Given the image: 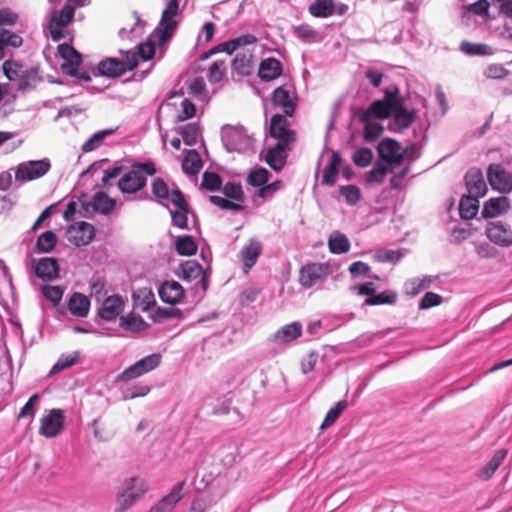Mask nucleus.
I'll return each mask as SVG.
<instances>
[{
  "mask_svg": "<svg viewBox=\"0 0 512 512\" xmlns=\"http://www.w3.org/2000/svg\"><path fill=\"white\" fill-rule=\"evenodd\" d=\"M487 178L494 190L501 193H509L512 191V174L501 164H490L487 168Z\"/></svg>",
  "mask_w": 512,
  "mask_h": 512,
  "instance_id": "0eeeda50",
  "label": "nucleus"
},
{
  "mask_svg": "<svg viewBox=\"0 0 512 512\" xmlns=\"http://www.w3.org/2000/svg\"><path fill=\"white\" fill-rule=\"evenodd\" d=\"M328 275V267L320 263L303 266L299 273V283L305 288H311Z\"/></svg>",
  "mask_w": 512,
  "mask_h": 512,
  "instance_id": "f8f14e48",
  "label": "nucleus"
},
{
  "mask_svg": "<svg viewBox=\"0 0 512 512\" xmlns=\"http://www.w3.org/2000/svg\"><path fill=\"white\" fill-rule=\"evenodd\" d=\"M479 210V198L463 195L459 203V214L462 219H473Z\"/></svg>",
  "mask_w": 512,
  "mask_h": 512,
  "instance_id": "c756f323",
  "label": "nucleus"
},
{
  "mask_svg": "<svg viewBox=\"0 0 512 512\" xmlns=\"http://www.w3.org/2000/svg\"><path fill=\"white\" fill-rule=\"evenodd\" d=\"M253 55L249 51L238 52L232 61V68L242 75L250 73Z\"/></svg>",
  "mask_w": 512,
  "mask_h": 512,
  "instance_id": "473e14b6",
  "label": "nucleus"
},
{
  "mask_svg": "<svg viewBox=\"0 0 512 512\" xmlns=\"http://www.w3.org/2000/svg\"><path fill=\"white\" fill-rule=\"evenodd\" d=\"M95 229L92 224L81 221L72 224L67 230V239L76 246L88 245L94 238Z\"/></svg>",
  "mask_w": 512,
  "mask_h": 512,
  "instance_id": "9d476101",
  "label": "nucleus"
},
{
  "mask_svg": "<svg viewBox=\"0 0 512 512\" xmlns=\"http://www.w3.org/2000/svg\"><path fill=\"white\" fill-rule=\"evenodd\" d=\"M185 482L176 484L171 492L158 501L148 512H166L171 510L174 505L182 499L181 491Z\"/></svg>",
  "mask_w": 512,
  "mask_h": 512,
  "instance_id": "4be33fe9",
  "label": "nucleus"
},
{
  "mask_svg": "<svg viewBox=\"0 0 512 512\" xmlns=\"http://www.w3.org/2000/svg\"><path fill=\"white\" fill-rule=\"evenodd\" d=\"M199 128L195 124H188L181 130V136L185 144L191 146L197 143Z\"/></svg>",
  "mask_w": 512,
  "mask_h": 512,
  "instance_id": "13d9d810",
  "label": "nucleus"
},
{
  "mask_svg": "<svg viewBox=\"0 0 512 512\" xmlns=\"http://www.w3.org/2000/svg\"><path fill=\"white\" fill-rule=\"evenodd\" d=\"M353 117L363 124V139L366 142H374L382 136L384 126L377 120L387 119V111L378 100L373 101L367 109H354Z\"/></svg>",
  "mask_w": 512,
  "mask_h": 512,
  "instance_id": "f03ea898",
  "label": "nucleus"
},
{
  "mask_svg": "<svg viewBox=\"0 0 512 512\" xmlns=\"http://www.w3.org/2000/svg\"><path fill=\"white\" fill-rule=\"evenodd\" d=\"M384 97L378 99L387 111V119L393 116L390 129L401 132L409 128L416 120V112L405 107V99L400 94L398 86H390L383 91Z\"/></svg>",
  "mask_w": 512,
  "mask_h": 512,
  "instance_id": "f257e3e1",
  "label": "nucleus"
},
{
  "mask_svg": "<svg viewBox=\"0 0 512 512\" xmlns=\"http://www.w3.org/2000/svg\"><path fill=\"white\" fill-rule=\"evenodd\" d=\"M57 243V236L53 231L40 234L36 241V249L41 253L51 252Z\"/></svg>",
  "mask_w": 512,
  "mask_h": 512,
  "instance_id": "ea45409f",
  "label": "nucleus"
},
{
  "mask_svg": "<svg viewBox=\"0 0 512 512\" xmlns=\"http://www.w3.org/2000/svg\"><path fill=\"white\" fill-rule=\"evenodd\" d=\"M120 327L130 332H142L147 329L148 324L140 316L129 313L120 318Z\"/></svg>",
  "mask_w": 512,
  "mask_h": 512,
  "instance_id": "72a5a7b5",
  "label": "nucleus"
},
{
  "mask_svg": "<svg viewBox=\"0 0 512 512\" xmlns=\"http://www.w3.org/2000/svg\"><path fill=\"white\" fill-rule=\"evenodd\" d=\"M113 133V130H102L93 134L87 141L82 145V151L87 153L97 149L104 141V139Z\"/></svg>",
  "mask_w": 512,
  "mask_h": 512,
  "instance_id": "a18cd8bd",
  "label": "nucleus"
},
{
  "mask_svg": "<svg viewBox=\"0 0 512 512\" xmlns=\"http://www.w3.org/2000/svg\"><path fill=\"white\" fill-rule=\"evenodd\" d=\"M467 195L477 198L483 197L487 192V185L483 173L478 168H471L465 175Z\"/></svg>",
  "mask_w": 512,
  "mask_h": 512,
  "instance_id": "ddd939ff",
  "label": "nucleus"
},
{
  "mask_svg": "<svg viewBox=\"0 0 512 512\" xmlns=\"http://www.w3.org/2000/svg\"><path fill=\"white\" fill-rule=\"evenodd\" d=\"M442 297L433 292H427L419 303L420 309H429L431 307L441 304Z\"/></svg>",
  "mask_w": 512,
  "mask_h": 512,
  "instance_id": "774afa93",
  "label": "nucleus"
},
{
  "mask_svg": "<svg viewBox=\"0 0 512 512\" xmlns=\"http://www.w3.org/2000/svg\"><path fill=\"white\" fill-rule=\"evenodd\" d=\"M176 251L182 256H192L197 252V244L192 236H180L175 243Z\"/></svg>",
  "mask_w": 512,
  "mask_h": 512,
  "instance_id": "a19ab883",
  "label": "nucleus"
},
{
  "mask_svg": "<svg viewBox=\"0 0 512 512\" xmlns=\"http://www.w3.org/2000/svg\"><path fill=\"white\" fill-rule=\"evenodd\" d=\"M97 68L100 75L109 78L120 77L126 72V67H124L122 61L117 58H106L101 60Z\"/></svg>",
  "mask_w": 512,
  "mask_h": 512,
  "instance_id": "393cba45",
  "label": "nucleus"
},
{
  "mask_svg": "<svg viewBox=\"0 0 512 512\" xmlns=\"http://www.w3.org/2000/svg\"><path fill=\"white\" fill-rule=\"evenodd\" d=\"M340 194L345 197L346 202L350 205H355L360 199V190L355 185L340 187Z\"/></svg>",
  "mask_w": 512,
  "mask_h": 512,
  "instance_id": "052dcab7",
  "label": "nucleus"
},
{
  "mask_svg": "<svg viewBox=\"0 0 512 512\" xmlns=\"http://www.w3.org/2000/svg\"><path fill=\"white\" fill-rule=\"evenodd\" d=\"M209 200L212 204L218 206L219 208L223 210H235L240 211L242 209V206L238 203H235L229 199H225L221 196L212 195L209 197Z\"/></svg>",
  "mask_w": 512,
  "mask_h": 512,
  "instance_id": "0e129e2a",
  "label": "nucleus"
},
{
  "mask_svg": "<svg viewBox=\"0 0 512 512\" xmlns=\"http://www.w3.org/2000/svg\"><path fill=\"white\" fill-rule=\"evenodd\" d=\"M145 185L146 178L137 170L129 171L118 182V187L123 193H136Z\"/></svg>",
  "mask_w": 512,
  "mask_h": 512,
  "instance_id": "a211bd4d",
  "label": "nucleus"
},
{
  "mask_svg": "<svg viewBox=\"0 0 512 512\" xmlns=\"http://www.w3.org/2000/svg\"><path fill=\"white\" fill-rule=\"evenodd\" d=\"M328 247L333 254H343L349 251L350 242L344 234L335 232L329 237Z\"/></svg>",
  "mask_w": 512,
  "mask_h": 512,
  "instance_id": "c9c22d12",
  "label": "nucleus"
},
{
  "mask_svg": "<svg viewBox=\"0 0 512 512\" xmlns=\"http://www.w3.org/2000/svg\"><path fill=\"white\" fill-rule=\"evenodd\" d=\"M122 488L139 498L148 490V485L143 479L131 477L123 482Z\"/></svg>",
  "mask_w": 512,
  "mask_h": 512,
  "instance_id": "79ce46f5",
  "label": "nucleus"
},
{
  "mask_svg": "<svg viewBox=\"0 0 512 512\" xmlns=\"http://www.w3.org/2000/svg\"><path fill=\"white\" fill-rule=\"evenodd\" d=\"M183 315L182 311L179 308L168 307L161 308L158 307L151 315L152 320L155 323H162L167 319L171 318H181Z\"/></svg>",
  "mask_w": 512,
  "mask_h": 512,
  "instance_id": "c03bdc74",
  "label": "nucleus"
},
{
  "mask_svg": "<svg viewBox=\"0 0 512 512\" xmlns=\"http://www.w3.org/2000/svg\"><path fill=\"white\" fill-rule=\"evenodd\" d=\"M430 285L431 280L428 277L415 278L408 280L405 283V291L407 294L415 296L419 294L421 291L429 288Z\"/></svg>",
  "mask_w": 512,
  "mask_h": 512,
  "instance_id": "49530a36",
  "label": "nucleus"
},
{
  "mask_svg": "<svg viewBox=\"0 0 512 512\" xmlns=\"http://www.w3.org/2000/svg\"><path fill=\"white\" fill-rule=\"evenodd\" d=\"M403 257V253L399 250H379L375 254V259L379 262L396 263Z\"/></svg>",
  "mask_w": 512,
  "mask_h": 512,
  "instance_id": "680f3d73",
  "label": "nucleus"
},
{
  "mask_svg": "<svg viewBox=\"0 0 512 512\" xmlns=\"http://www.w3.org/2000/svg\"><path fill=\"white\" fill-rule=\"evenodd\" d=\"M75 15L74 7L70 4L65 3L60 11H54L52 13L50 21L54 22L55 25L67 26L72 22Z\"/></svg>",
  "mask_w": 512,
  "mask_h": 512,
  "instance_id": "58836bf2",
  "label": "nucleus"
},
{
  "mask_svg": "<svg viewBox=\"0 0 512 512\" xmlns=\"http://www.w3.org/2000/svg\"><path fill=\"white\" fill-rule=\"evenodd\" d=\"M159 296L165 303L175 305L184 297V289L177 281H166L159 289Z\"/></svg>",
  "mask_w": 512,
  "mask_h": 512,
  "instance_id": "aec40b11",
  "label": "nucleus"
},
{
  "mask_svg": "<svg viewBox=\"0 0 512 512\" xmlns=\"http://www.w3.org/2000/svg\"><path fill=\"white\" fill-rule=\"evenodd\" d=\"M78 358V353H74L71 355L61 356L58 361L54 364V366L51 369V374L58 373L66 368L71 367Z\"/></svg>",
  "mask_w": 512,
  "mask_h": 512,
  "instance_id": "e2e57ef3",
  "label": "nucleus"
},
{
  "mask_svg": "<svg viewBox=\"0 0 512 512\" xmlns=\"http://www.w3.org/2000/svg\"><path fill=\"white\" fill-rule=\"evenodd\" d=\"M161 358V354L159 353L148 355L126 368L117 376V380L127 382L136 379L157 368L161 362Z\"/></svg>",
  "mask_w": 512,
  "mask_h": 512,
  "instance_id": "20e7f679",
  "label": "nucleus"
},
{
  "mask_svg": "<svg viewBox=\"0 0 512 512\" xmlns=\"http://www.w3.org/2000/svg\"><path fill=\"white\" fill-rule=\"evenodd\" d=\"M115 207V200L110 198L104 192H97L91 202H83L82 209L84 215L92 212H100L102 214H109Z\"/></svg>",
  "mask_w": 512,
  "mask_h": 512,
  "instance_id": "4468645a",
  "label": "nucleus"
},
{
  "mask_svg": "<svg viewBox=\"0 0 512 512\" xmlns=\"http://www.w3.org/2000/svg\"><path fill=\"white\" fill-rule=\"evenodd\" d=\"M269 175V171L261 167L249 173L247 177V182L251 186L261 188L264 184L267 183Z\"/></svg>",
  "mask_w": 512,
  "mask_h": 512,
  "instance_id": "3c124183",
  "label": "nucleus"
},
{
  "mask_svg": "<svg viewBox=\"0 0 512 512\" xmlns=\"http://www.w3.org/2000/svg\"><path fill=\"white\" fill-rule=\"evenodd\" d=\"M201 186L209 191H217L222 186V178L215 172H204Z\"/></svg>",
  "mask_w": 512,
  "mask_h": 512,
  "instance_id": "603ef678",
  "label": "nucleus"
},
{
  "mask_svg": "<svg viewBox=\"0 0 512 512\" xmlns=\"http://www.w3.org/2000/svg\"><path fill=\"white\" fill-rule=\"evenodd\" d=\"M152 193L160 199H168L170 191L168 185L162 178H155L152 183Z\"/></svg>",
  "mask_w": 512,
  "mask_h": 512,
  "instance_id": "338daca9",
  "label": "nucleus"
},
{
  "mask_svg": "<svg viewBox=\"0 0 512 512\" xmlns=\"http://www.w3.org/2000/svg\"><path fill=\"white\" fill-rule=\"evenodd\" d=\"M180 0H169L162 12L160 20V42L170 39L177 27V21L173 18L178 14Z\"/></svg>",
  "mask_w": 512,
  "mask_h": 512,
  "instance_id": "6e6552de",
  "label": "nucleus"
},
{
  "mask_svg": "<svg viewBox=\"0 0 512 512\" xmlns=\"http://www.w3.org/2000/svg\"><path fill=\"white\" fill-rule=\"evenodd\" d=\"M90 300L85 295L75 292L68 301L70 313L77 317H85L89 312Z\"/></svg>",
  "mask_w": 512,
  "mask_h": 512,
  "instance_id": "c85d7f7f",
  "label": "nucleus"
},
{
  "mask_svg": "<svg viewBox=\"0 0 512 512\" xmlns=\"http://www.w3.org/2000/svg\"><path fill=\"white\" fill-rule=\"evenodd\" d=\"M415 147L410 146L401 151L400 143L391 138H385L379 142L377 146V153L379 158L383 161L384 165H389L394 170L399 166L408 156L409 152H414Z\"/></svg>",
  "mask_w": 512,
  "mask_h": 512,
  "instance_id": "7ed1b4c3",
  "label": "nucleus"
},
{
  "mask_svg": "<svg viewBox=\"0 0 512 512\" xmlns=\"http://www.w3.org/2000/svg\"><path fill=\"white\" fill-rule=\"evenodd\" d=\"M507 456V450L500 449L494 453L491 460L477 471L478 478L482 480L490 479Z\"/></svg>",
  "mask_w": 512,
  "mask_h": 512,
  "instance_id": "cd10ccee",
  "label": "nucleus"
},
{
  "mask_svg": "<svg viewBox=\"0 0 512 512\" xmlns=\"http://www.w3.org/2000/svg\"><path fill=\"white\" fill-rule=\"evenodd\" d=\"M65 416L61 409H52L42 417L39 433L47 438L56 437L64 427Z\"/></svg>",
  "mask_w": 512,
  "mask_h": 512,
  "instance_id": "1a4fd4ad",
  "label": "nucleus"
},
{
  "mask_svg": "<svg viewBox=\"0 0 512 512\" xmlns=\"http://www.w3.org/2000/svg\"><path fill=\"white\" fill-rule=\"evenodd\" d=\"M124 304L122 297L118 295L109 296L103 301L99 308L98 315L101 319L106 321L114 320L123 311Z\"/></svg>",
  "mask_w": 512,
  "mask_h": 512,
  "instance_id": "f3484780",
  "label": "nucleus"
},
{
  "mask_svg": "<svg viewBox=\"0 0 512 512\" xmlns=\"http://www.w3.org/2000/svg\"><path fill=\"white\" fill-rule=\"evenodd\" d=\"M223 193L227 198L236 201H242L244 198L241 185L235 182L226 183L223 187Z\"/></svg>",
  "mask_w": 512,
  "mask_h": 512,
  "instance_id": "bf43d9fd",
  "label": "nucleus"
},
{
  "mask_svg": "<svg viewBox=\"0 0 512 512\" xmlns=\"http://www.w3.org/2000/svg\"><path fill=\"white\" fill-rule=\"evenodd\" d=\"M269 133L277 139V144L289 147L296 140L295 131L289 128V122L284 115L275 114L270 119Z\"/></svg>",
  "mask_w": 512,
  "mask_h": 512,
  "instance_id": "39448f33",
  "label": "nucleus"
},
{
  "mask_svg": "<svg viewBox=\"0 0 512 512\" xmlns=\"http://www.w3.org/2000/svg\"><path fill=\"white\" fill-rule=\"evenodd\" d=\"M0 36L3 40L4 46H11L13 48H18L22 45L23 39L20 35L11 32L9 30L2 29L0 30Z\"/></svg>",
  "mask_w": 512,
  "mask_h": 512,
  "instance_id": "69168bd1",
  "label": "nucleus"
},
{
  "mask_svg": "<svg viewBox=\"0 0 512 512\" xmlns=\"http://www.w3.org/2000/svg\"><path fill=\"white\" fill-rule=\"evenodd\" d=\"M287 150L289 147L283 146L282 144H276L274 147L268 149L265 161L275 171H280L286 163Z\"/></svg>",
  "mask_w": 512,
  "mask_h": 512,
  "instance_id": "b1692460",
  "label": "nucleus"
},
{
  "mask_svg": "<svg viewBox=\"0 0 512 512\" xmlns=\"http://www.w3.org/2000/svg\"><path fill=\"white\" fill-rule=\"evenodd\" d=\"M302 326L301 324L294 322L285 325L275 334V340L282 343H287L295 340L301 336Z\"/></svg>",
  "mask_w": 512,
  "mask_h": 512,
  "instance_id": "2f4dec72",
  "label": "nucleus"
},
{
  "mask_svg": "<svg viewBox=\"0 0 512 512\" xmlns=\"http://www.w3.org/2000/svg\"><path fill=\"white\" fill-rule=\"evenodd\" d=\"M256 42H257L256 36H254L252 34H245V35H241L237 38L231 39L229 41H226V42H223V43L217 45L212 50H210V53L226 52L229 55H231L239 47L251 45Z\"/></svg>",
  "mask_w": 512,
  "mask_h": 512,
  "instance_id": "5701e85b",
  "label": "nucleus"
},
{
  "mask_svg": "<svg viewBox=\"0 0 512 512\" xmlns=\"http://www.w3.org/2000/svg\"><path fill=\"white\" fill-rule=\"evenodd\" d=\"M226 72L224 61L213 62L208 69V80L212 83H217L222 80Z\"/></svg>",
  "mask_w": 512,
  "mask_h": 512,
  "instance_id": "5fc2aeb1",
  "label": "nucleus"
},
{
  "mask_svg": "<svg viewBox=\"0 0 512 512\" xmlns=\"http://www.w3.org/2000/svg\"><path fill=\"white\" fill-rule=\"evenodd\" d=\"M392 167L384 165L382 162H377L373 169L367 172L366 182L368 184H381L387 173H392Z\"/></svg>",
  "mask_w": 512,
  "mask_h": 512,
  "instance_id": "e433bc0d",
  "label": "nucleus"
},
{
  "mask_svg": "<svg viewBox=\"0 0 512 512\" xmlns=\"http://www.w3.org/2000/svg\"><path fill=\"white\" fill-rule=\"evenodd\" d=\"M372 160L373 152L367 147L357 149L352 156L353 163L361 168L369 166Z\"/></svg>",
  "mask_w": 512,
  "mask_h": 512,
  "instance_id": "8fccbe9b",
  "label": "nucleus"
},
{
  "mask_svg": "<svg viewBox=\"0 0 512 512\" xmlns=\"http://www.w3.org/2000/svg\"><path fill=\"white\" fill-rule=\"evenodd\" d=\"M262 243L255 238L250 239L240 251V259L244 272H248L257 262L262 253Z\"/></svg>",
  "mask_w": 512,
  "mask_h": 512,
  "instance_id": "dca6fc26",
  "label": "nucleus"
},
{
  "mask_svg": "<svg viewBox=\"0 0 512 512\" xmlns=\"http://www.w3.org/2000/svg\"><path fill=\"white\" fill-rule=\"evenodd\" d=\"M34 272L44 281H53L59 277L60 266L56 258L43 257L35 263Z\"/></svg>",
  "mask_w": 512,
  "mask_h": 512,
  "instance_id": "2eb2a0df",
  "label": "nucleus"
},
{
  "mask_svg": "<svg viewBox=\"0 0 512 512\" xmlns=\"http://www.w3.org/2000/svg\"><path fill=\"white\" fill-rule=\"evenodd\" d=\"M296 100V97H293L290 91L282 86L277 87L272 94L273 104L283 109L285 114L284 116H293L296 107Z\"/></svg>",
  "mask_w": 512,
  "mask_h": 512,
  "instance_id": "6ab92c4d",
  "label": "nucleus"
},
{
  "mask_svg": "<svg viewBox=\"0 0 512 512\" xmlns=\"http://www.w3.org/2000/svg\"><path fill=\"white\" fill-rule=\"evenodd\" d=\"M310 13L315 17L326 18L334 14V0H315L309 7Z\"/></svg>",
  "mask_w": 512,
  "mask_h": 512,
  "instance_id": "f704fd0d",
  "label": "nucleus"
},
{
  "mask_svg": "<svg viewBox=\"0 0 512 512\" xmlns=\"http://www.w3.org/2000/svg\"><path fill=\"white\" fill-rule=\"evenodd\" d=\"M342 162V157L339 152L334 151L329 159L328 165L323 170L322 184L326 186H333L336 183L339 174V167Z\"/></svg>",
  "mask_w": 512,
  "mask_h": 512,
  "instance_id": "a878e982",
  "label": "nucleus"
},
{
  "mask_svg": "<svg viewBox=\"0 0 512 512\" xmlns=\"http://www.w3.org/2000/svg\"><path fill=\"white\" fill-rule=\"evenodd\" d=\"M180 270L181 278L186 281L195 280L203 274L202 266L194 260L183 262L180 266Z\"/></svg>",
  "mask_w": 512,
  "mask_h": 512,
  "instance_id": "4c0bfd02",
  "label": "nucleus"
},
{
  "mask_svg": "<svg viewBox=\"0 0 512 512\" xmlns=\"http://www.w3.org/2000/svg\"><path fill=\"white\" fill-rule=\"evenodd\" d=\"M509 74V71L498 63L490 64L484 70V76L488 79L500 80L504 79Z\"/></svg>",
  "mask_w": 512,
  "mask_h": 512,
  "instance_id": "6e6d98bb",
  "label": "nucleus"
},
{
  "mask_svg": "<svg viewBox=\"0 0 512 512\" xmlns=\"http://www.w3.org/2000/svg\"><path fill=\"white\" fill-rule=\"evenodd\" d=\"M486 235L491 242L499 246H512V230L502 221L490 222L486 228Z\"/></svg>",
  "mask_w": 512,
  "mask_h": 512,
  "instance_id": "9b49d317",
  "label": "nucleus"
},
{
  "mask_svg": "<svg viewBox=\"0 0 512 512\" xmlns=\"http://www.w3.org/2000/svg\"><path fill=\"white\" fill-rule=\"evenodd\" d=\"M42 293L47 300L51 301L54 304H58L63 297L64 290L59 285H45L42 288Z\"/></svg>",
  "mask_w": 512,
  "mask_h": 512,
  "instance_id": "4d7b16f0",
  "label": "nucleus"
},
{
  "mask_svg": "<svg viewBox=\"0 0 512 512\" xmlns=\"http://www.w3.org/2000/svg\"><path fill=\"white\" fill-rule=\"evenodd\" d=\"M58 52L60 56L69 62L71 66H79L82 62V58L79 52H77L71 45L62 43L58 46Z\"/></svg>",
  "mask_w": 512,
  "mask_h": 512,
  "instance_id": "37998d69",
  "label": "nucleus"
},
{
  "mask_svg": "<svg viewBox=\"0 0 512 512\" xmlns=\"http://www.w3.org/2000/svg\"><path fill=\"white\" fill-rule=\"evenodd\" d=\"M203 166L200 154L197 150H189L182 162V169L188 175H196Z\"/></svg>",
  "mask_w": 512,
  "mask_h": 512,
  "instance_id": "7c9ffc66",
  "label": "nucleus"
},
{
  "mask_svg": "<svg viewBox=\"0 0 512 512\" xmlns=\"http://www.w3.org/2000/svg\"><path fill=\"white\" fill-rule=\"evenodd\" d=\"M347 401L341 400L334 407H332L326 414L322 424L321 429H325L331 426L340 416L343 410L347 408Z\"/></svg>",
  "mask_w": 512,
  "mask_h": 512,
  "instance_id": "09e8293b",
  "label": "nucleus"
},
{
  "mask_svg": "<svg viewBox=\"0 0 512 512\" xmlns=\"http://www.w3.org/2000/svg\"><path fill=\"white\" fill-rule=\"evenodd\" d=\"M138 497L133 495V492H127L123 488L118 492L116 512H124L133 505Z\"/></svg>",
  "mask_w": 512,
  "mask_h": 512,
  "instance_id": "864d4df0",
  "label": "nucleus"
},
{
  "mask_svg": "<svg viewBox=\"0 0 512 512\" xmlns=\"http://www.w3.org/2000/svg\"><path fill=\"white\" fill-rule=\"evenodd\" d=\"M51 168L48 159L23 162L18 165L15 179L19 182H28L44 176Z\"/></svg>",
  "mask_w": 512,
  "mask_h": 512,
  "instance_id": "423d86ee",
  "label": "nucleus"
},
{
  "mask_svg": "<svg viewBox=\"0 0 512 512\" xmlns=\"http://www.w3.org/2000/svg\"><path fill=\"white\" fill-rule=\"evenodd\" d=\"M282 73L281 62L275 58L263 60L259 67V77L264 81H272Z\"/></svg>",
  "mask_w": 512,
  "mask_h": 512,
  "instance_id": "bb28decb",
  "label": "nucleus"
},
{
  "mask_svg": "<svg viewBox=\"0 0 512 512\" xmlns=\"http://www.w3.org/2000/svg\"><path fill=\"white\" fill-rule=\"evenodd\" d=\"M397 301V295L391 291H384L380 294L365 299V304L369 306L394 304Z\"/></svg>",
  "mask_w": 512,
  "mask_h": 512,
  "instance_id": "de8ad7c7",
  "label": "nucleus"
},
{
  "mask_svg": "<svg viewBox=\"0 0 512 512\" xmlns=\"http://www.w3.org/2000/svg\"><path fill=\"white\" fill-rule=\"evenodd\" d=\"M510 208V201L506 196H500L496 198H490L482 209L483 218H494L501 214H504Z\"/></svg>",
  "mask_w": 512,
  "mask_h": 512,
  "instance_id": "412c9836",
  "label": "nucleus"
}]
</instances>
